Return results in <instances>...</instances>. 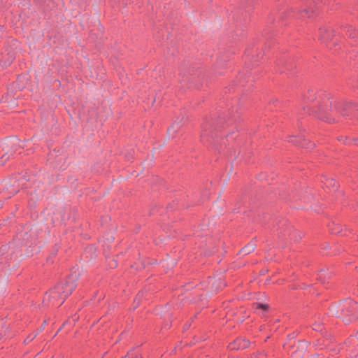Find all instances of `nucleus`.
<instances>
[{
	"label": "nucleus",
	"instance_id": "f257e3e1",
	"mask_svg": "<svg viewBox=\"0 0 358 358\" xmlns=\"http://www.w3.org/2000/svg\"><path fill=\"white\" fill-rule=\"evenodd\" d=\"M76 275H71L65 282H62L47 292L43 298L45 306H59L64 303L76 287Z\"/></svg>",
	"mask_w": 358,
	"mask_h": 358
},
{
	"label": "nucleus",
	"instance_id": "f03ea898",
	"mask_svg": "<svg viewBox=\"0 0 358 358\" xmlns=\"http://www.w3.org/2000/svg\"><path fill=\"white\" fill-rule=\"evenodd\" d=\"M336 311L338 317L346 323L353 322L358 318V303L352 300L341 303Z\"/></svg>",
	"mask_w": 358,
	"mask_h": 358
},
{
	"label": "nucleus",
	"instance_id": "7ed1b4c3",
	"mask_svg": "<svg viewBox=\"0 0 358 358\" xmlns=\"http://www.w3.org/2000/svg\"><path fill=\"white\" fill-rule=\"evenodd\" d=\"M249 345V341L246 339H237L229 345L231 350L245 349Z\"/></svg>",
	"mask_w": 358,
	"mask_h": 358
},
{
	"label": "nucleus",
	"instance_id": "20e7f679",
	"mask_svg": "<svg viewBox=\"0 0 358 358\" xmlns=\"http://www.w3.org/2000/svg\"><path fill=\"white\" fill-rule=\"evenodd\" d=\"M255 244L254 243H250L246 246H245L243 248L241 249V253H242L244 255H246L248 254H250L252 251H254L255 248Z\"/></svg>",
	"mask_w": 358,
	"mask_h": 358
},
{
	"label": "nucleus",
	"instance_id": "39448f33",
	"mask_svg": "<svg viewBox=\"0 0 358 358\" xmlns=\"http://www.w3.org/2000/svg\"><path fill=\"white\" fill-rule=\"evenodd\" d=\"M213 287L214 288L215 291H217L220 289L222 287L224 286V284L222 283L221 279L215 280L213 283L212 284Z\"/></svg>",
	"mask_w": 358,
	"mask_h": 358
},
{
	"label": "nucleus",
	"instance_id": "423d86ee",
	"mask_svg": "<svg viewBox=\"0 0 358 358\" xmlns=\"http://www.w3.org/2000/svg\"><path fill=\"white\" fill-rule=\"evenodd\" d=\"M327 32V29L326 28H321L320 29V39L321 41H325L328 39V37L324 36V33Z\"/></svg>",
	"mask_w": 358,
	"mask_h": 358
},
{
	"label": "nucleus",
	"instance_id": "0eeeda50",
	"mask_svg": "<svg viewBox=\"0 0 358 358\" xmlns=\"http://www.w3.org/2000/svg\"><path fill=\"white\" fill-rule=\"evenodd\" d=\"M256 309L261 308L264 310H266L268 308V305L266 304H262V303H257L255 307Z\"/></svg>",
	"mask_w": 358,
	"mask_h": 358
},
{
	"label": "nucleus",
	"instance_id": "6e6552de",
	"mask_svg": "<svg viewBox=\"0 0 358 358\" xmlns=\"http://www.w3.org/2000/svg\"><path fill=\"white\" fill-rule=\"evenodd\" d=\"M313 329L315 331H320L322 329L320 325L318 324H314Z\"/></svg>",
	"mask_w": 358,
	"mask_h": 358
},
{
	"label": "nucleus",
	"instance_id": "1a4fd4ad",
	"mask_svg": "<svg viewBox=\"0 0 358 358\" xmlns=\"http://www.w3.org/2000/svg\"><path fill=\"white\" fill-rule=\"evenodd\" d=\"M351 31L355 32V34L354 33H350V36L352 37V38H355L357 36V34L356 33V30L353 29H351Z\"/></svg>",
	"mask_w": 358,
	"mask_h": 358
},
{
	"label": "nucleus",
	"instance_id": "9d476101",
	"mask_svg": "<svg viewBox=\"0 0 358 358\" xmlns=\"http://www.w3.org/2000/svg\"><path fill=\"white\" fill-rule=\"evenodd\" d=\"M329 185H331L334 188L336 189V182H334L333 180H330L329 181Z\"/></svg>",
	"mask_w": 358,
	"mask_h": 358
},
{
	"label": "nucleus",
	"instance_id": "9b49d317",
	"mask_svg": "<svg viewBox=\"0 0 358 358\" xmlns=\"http://www.w3.org/2000/svg\"><path fill=\"white\" fill-rule=\"evenodd\" d=\"M324 271H321L320 274H319V278L320 280H322V278H323V275H324Z\"/></svg>",
	"mask_w": 358,
	"mask_h": 358
},
{
	"label": "nucleus",
	"instance_id": "f8f14e48",
	"mask_svg": "<svg viewBox=\"0 0 358 358\" xmlns=\"http://www.w3.org/2000/svg\"><path fill=\"white\" fill-rule=\"evenodd\" d=\"M8 157H9L8 156L6 157V159L4 160L0 161V165H3L5 163V162L8 159Z\"/></svg>",
	"mask_w": 358,
	"mask_h": 358
},
{
	"label": "nucleus",
	"instance_id": "ddd939ff",
	"mask_svg": "<svg viewBox=\"0 0 358 358\" xmlns=\"http://www.w3.org/2000/svg\"><path fill=\"white\" fill-rule=\"evenodd\" d=\"M132 358H142V357L139 355H136L134 357Z\"/></svg>",
	"mask_w": 358,
	"mask_h": 358
},
{
	"label": "nucleus",
	"instance_id": "4468645a",
	"mask_svg": "<svg viewBox=\"0 0 358 358\" xmlns=\"http://www.w3.org/2000/svg\"><path fill=\"white\" fill-rule=\"evenodd\" d=\"M6 155H7V154H5L4 155H3V156H2V159L5 158V157H6Z\"/></svg>",
	"mask_w": 358,
	"mask_h": 358
},
{
	"label": "nucleus",
	"instance_id": "2eb2a0df",
	"mask_svg": "<svg viewBox=\"0 0 358 358\" xmlns=\"http://www.w3.org/2000/svg\"><path fill=\"white\" fill-rule=\"evenodd\" d=\"M319 117H320V119H323V117H322V115H320V116H319Z\"/></svg>",
	"mask_w": 358,
	"mask_h": 358
},
{
	"label": "nucleus",
	"instance_id": "dca6fc26",
	"mask_svg": "<svg viewBox=\"0 0 358 358\" xmlns=\"http://www.w3.org/2000/svg\"><path fill=\"white\" fill-rule=\"evenodd\" d=\"M259 358H264L262 355H261Z\"/></svg>",
	"mask_w": 358,
	"mask_h": 358
},
{
	"label": "nucleus",
	"instance_id": "f3484780",
	"mask_svg": "<svg viewBox=\"0 0 358 358\" xmlns=\"http://www.w3.org/2000/svg\"><path fill=\"white\" fill-rule=\"evenodd\" d=\"M122 358H124V357H122Z\"/></svg>",
	"mask_w": 358,
	"mask_h": 358
}]
</instances>
